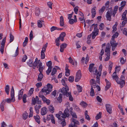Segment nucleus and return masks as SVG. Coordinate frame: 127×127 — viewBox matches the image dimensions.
I'll return each instance as SVG.
<instances>
[{"instance_id": "18", "label": "nucleus", "mask_w": 127, "mask_h": 127, "mask_svg": "<svg viewBox=\"0 0 127 127\" xmlns=\"http://www.w3.org/2000/svg\"><path fill=\"white\" fill-rule=\"evenodd\" d=\"M42 63L41 62L39 61V66L38 70L40 72V73H42L43 71V69H44V67L42 66Z\"/></svg>"}, {"instance_id": "34", "label": "nucleus", "mask_w": 127, "mask_h": 127, "mask_svg": "<svg viewBox=\"0 0 127 127\" xmlns=\"http://www.w3.org/2000/svg\"><path fill=\"white\" fill-rule=\"evenodd\" d=\"M118 43H115L111 44V46L112 47V50L113 51H114L115 48L118 45Z\"/></svg>"}, {"instance_id": "30", "label": "nucleus", "mask_w": 127, "mask_h": 127, "mask_svg": "<svg viewBox=\"0 0 127 127\" xmlns=\"http://www.w3.org/2000/svg\"><path fill=\"white\" fill-rule=\"evenodd\" d=\"M118 25L117 22H116L115 24L112 27L113 30L112 31V33H113L115 32L117 30V27Z\"/></svg>"}, {"instance_id": "14", "label": "nucleus", "mask_w": 127, "mask_h": 127, "mask_svg": "<svg viewBox=\"0 0 127 127\" xmlns=\"http://www.w3.org/2000/svg\"><path fill=\"white\" fill-rule=\"evenodd\" d=\"M102 65L101 64L99 66V71L98 72L97 70L95 67L94 68L93 71H94V70H95V73L98 74L99 76H100L101 74V71L102 70Z\"/></svg>"}, {"instance_id": "5", "label": "nucleus", "mask_w": 127, "mask_h": 127, "mask_svg": "<svg viewBox=\"0 0 127 127\" xmlns=\"http://www.w3.org/2000/svg\"><path fill=\"white\" fill-rule=\"evenodd\" d=\"M97 25L96 24L95 25V26L94 28V31L92 33V39H94L95 38L99 32V30L97 28Z\"/></svg>"}, {"instance_id": "2", "label": "nucleus", "mask_w": 127, "mask_h": 127, "mask_svg": "<svg viewBox=\"0 0 127 127\" xmlns=\"http://www.w3.org/2000/svg\"><path fill=\"white\" fill-rule=\"evenodd\" d=\"M11 97V98H7L6 101L8 103H10L11 102H13L15 101V99L14 97V91L13 86H12L11 90L10 92Z\"/></svg>"}, {"instance_id": "48", "label": "nucleus", "mask_w": 127, "mask_h": 127, "mask_svg": "<svg viewBox=\"0 0 127 127\" xmlns=\"http://www.w3.org/2000/svg\"><path fill=\"white\" fill-rule=\"evenodd\" d=\"M48 67V68L51 67L52 68V67L51 66L52 64V63L51 61H49L46 63Z\"/></svg>"}, {"instance_id": "25", "label": "nucleus", "mask_w": 127, "mask_h": 127, "mask_svg": "<svg viewBox=\"0 0 127 127\" xmlns=\"http://www.w3.org/2000/svg\"><path fill=\"white\" fill-rule=\"evenodd\" d=\"M34 117L36 121L37 122L38 124H40V117L38 115H36V116H34Z\"/></svg>"}, {"instance_id": "58", "label": "nucleus", "mask_w": 127, "mask_h": 127, "mask_svg": "<svg viewBox=\"0 0 127 127\" xmlns=\"http://www.w3.org/2000/svg\"><path fill=\"white\" fill-rule=\"evenodd\" d=\"M27 58V56L26 55H25L23 56V58L22 59V61L23 62H25Z\"/></svg>"}, {"instance_id": "53", "label": "nucleus", "mask_w": 127, "mask_h": 127, "mask_svg": "<svg viewBox=\"0 0 127 127\" xmlns=\"http://www.w3.org/2000/svg\"><path fill=\"white\" fill-rule=\"evenodd\" d=\"M39 96L41 98L42 100L44 102L47 99L43 95H39Z\"/></svg>"}, {"instance_id": "19", "label": "nucleus", "mask_w": 127, "mask_h": 127, "mask_svg": "<svg viewBox=\"0 0 127 127\" xmlns=\"http://www.w3.org/2000/svg\"><path fill=\"white\" fill-rule=\"evenodd\" d=\"M47 113V109L46 107H44L41 108V115L43 116L45 115Z\"/></svg>"}, {"instance_id": "55", "label": "nucleus", "mask_w": 127, "mask_h": 127, "mask_svg": "<svg viewBox=\"0 0 127 127\" xmlns=\"http://www.w3.org/2000/svg\"><path fill=\"white\" fill-rule=\"evenodd\" d=\"M96 74L97 77H96V82L98 83H99L100 82V79H99V77L100 76H99L98 74Z\"/></svg>"}, {"instance_id": "37", "label": "nucleus", "mask_w": 127, "mask_h": 127, "mask_svg": "<svg viewBox=\"0 0 127 127\" xmlns=\"http://www.w3.org/2000/svg\"><path fill=\"white\" fill-rule=\"evenodd\" d=\"M113 66V64L112 62H109V64L108 66V70L109 73H110L111 72Z\"/></svg>"}, {"instance_id": "51", "label": "nucleus", "mask_w": 127, "mask_h": 127, "mask_svg": "<svg viewBox=\"0 0 127 127\" xmlns=\"http://www.w3.org/2000/svg\"><path fill=\"white\" fill-rule=\"evenodd\" d=\"M119 33L117 32H116L112 36V38L114 39L115 38H117L119 35Z\"/></svg>"}, {"instance_id": "24", "label": "nucleus", "mask_w": 127, "mask_h": 127, "mask_svg": "<svg viewBox=\"0 0 127 127\" xmlns=\"http://www.w3.org/2000/svg\"><path fill=\"white\" fill-rule=\"evenodd\" d=\"M127 10H125V11H124L122 15V18L121 19V20H124L126 19H127L126 18V15L127 13Z\"/></svg>"}, {"instance_id": "3", "label": "nucleus", "mask_w": 127, "mask_h": 127, "mask_svg": "<svg viewBox=\"0 0 127 127\" xmlns=\"http://www.w3.org/2000/svg\"><path fill=\"white\" fill-rule=\"evenodd\" d=\"M52 85L48 83L47 85V88H44L42 89L41 91L42 92L46 93V94H48L52 91Z\"/></svg>"}, {"instance_id": "42", "label": "nucleus", "mask_w": 127, "mask_h": 127, "mask_svg": "<svg viewBox=\"0 0 127 127\" xmlns=\"http://www.w3.org/2000/svg\"><path fill=\"white\" fill-rule=\"evenodd\" d=\"M72 121L74 123V126H75L76 124L79 125V123L78 121L77 120L75 119L74 118L72 119Z\"/></svg>"}, {"instance_id": "7", "label": "nucleus", "mask_w": 127, "mask_h": 127, "mask_svg": "<svg viewBox=\"0 0 127 127\" xmlns=\"http://www.w3.org/2000/svg\"><path fill=\"white\" fill-rule=\"evenodd\" d=\"M69 110L68 108L67 107L65 109L64 113L61 116V117L63 118H65L69 117Z\"/></svg>"}, {"instance_id": "46", "label": "nucleus", "mask_w": 127, "mask_h": 127, "mask_svg": "<svg viewBox=\"0 0 127 127\" xmlns=\"http://www.w3.org/2000/svg\"><path fill=\"white\" fill-rule=\"evenodd\" d=\"M62 95L61 94H60L59 96L57 98V100L60 103H61L62 101Z\"/></svg>"}, {"instance_id": "64", "label": "nucleus", "mask_w": 127, "mask_h": 127, "mask_svg": "<svg viewBox=\"0 0 127 127\" xmlns=\"http://www.w3.org/2000/svg\"><path fill=\"white\" fill-rule=\"evenodd\" d=\"M123 33L126 36H127V29L126 28H124L123 30Z\"/></svg>"}, {"instance_id": "29", "label": "nucleus", "mask_w": 127, "mask_h": 127, "mask_svg": "<svg viewBox=\"0 0 127 127\" xmlns=\"http://www.w3.org/2000/svg\"><path fill=\"white\" fill-rule=\"evenodd\" d=\"M33 60L32 59H29L27 62V64L30 67H32L33 66Z\"/></svg>"}, {"instance_id": "36", "label": "nucleus", "mask_w": 127, "mask_h": 127, "mask_svg": "<svg viewBox=\"0 0 127 127\" xmlns=\"http://www.w3.org/2000/svg\"><path fill=\"white\" fill-rule=\"evenodd\" d=\"M5 91L7 95H8L9 92V85H7L6 86Z\"/></svg>"}, {"instance_id": "59", "label": "nucleus", "mask_w": 127, "mask_h": 127, "mask_svg": "<svg viewBox=\"0 0 127 127\" xmlns=\"http://www.w3.org/2000/svg\"><path fill=\"white\" fill-rule=\"evenodd\" d=\"M59 42L60 40H59V38H57L56 39L55 42L56 43V45L58 46H59L60 45L59 43Z\"/></svg>"}, {"instance_id": "6", "label": "nucleus", "mask_w": 127, "mask_h": 127, "mask_svg": "<svg viewBox=\"0 0 127 127\" xmlns=\"http://www.w3.org/2000/svg\"><path fill=\"white\" fill-rule=\"evenodd\" d=\"M48 43H46L43 46L42 49V50L41 52V58L43 59L45 58V55L44 52L46 51V50L47 46Z\"/></svg>"}, {"instance_id": "9", "label": "nucleus", "mask_w": 127, "mask_h": 127, "mask_svg": "<svg viewBox=\"0 0 127 127\" xmlns=\"http://www.w3.org/2000/svg\"><path fill=\"white\" fill-rule=\"evenodd\" d=\"M6 37H5L2 40L1 43V46L0 49V51L2 54H3L4 51V49L5 46V44L6 41Z\"/></svg>"}, {"instance_id": "32", "label": "nucleus", "mask_w": 127, "mask_h": 127, "mask_svg": "<svg viewBox=\"0 0 127 127\" xmlns=\"http://www.w3.org/2000/svg\"><path fill=\"white\" fill-rule=\"evenodd\" d=\"M62 29L59 28L55 26H53L50 29V30L51 32H53L56 30H62Z\"/></svg>"}, {"instance_id": "17", "label": "nucleus", "mask_w": 127, "mask_h": 127, "mask_svg": "<svg viewBox=\"0 0 127 127\" xmlns=\"http://www.w3.org/2000/svg\"><path fill=\"white\" fill-rule=\"evenodd\" d=\"M68 60L69 61V62L72 64L74 66H76L77 65V63L76 61L75 60V62H74L73 60L71 58V57H70L69 58Z\"/></svg>"}, {"instance_id": "39", "label": "nucleus", "mask_w": 127, "mask_h": 127, "mask_svg": "<svg viewBox=\"0 0 127 127\" xmlns=\"http://www.w3.org/2000/svg\"><path fill=\"white\" fill-rule=\"evenodd\" d=\"M94 65V64H91L89 65V70L90 72H91L93 71V67Z\"/></svg>"}, {"instance_id": "49", "label": "nucleus", "mask_w": 127, "mask_h": 127, "mask_svg": "<svg viewBox=\"0 0 127 127\" xmlns=\"http://www.w3.org/2000/svg\"><path fill=\"white\" fill-rule=\"evenodd\" d=\"M10 39L9 41L10 43H11L13 41L14 39V37L11 33L10 34Z\"/></svg>"}, {"instance_id": "40", "label": "nucleus", "mask_w": 127, "mask_h": 127, "mask_svg": "<svg viewBox=\"0 0 127 127\" xmlns=\"http://www.w3.org/2000/svg\"><path fill=\"white\" fill-rule=\"evenodd\" d=\"M102 113L101 112H99V113L97 114L95 117V119L96 120H98L101 117Z\"/></svg>"}, {"instance_id": "61", "label": "nucleus", "mask_w": 127, "mask_h": 127, "mask_svg": "<svg viewBox=\"0 0 127 127\" xmlns=\"http://www.w3.org/2000/svg\"><path fill=\"white\" fill-rule=\"evenodd\" d=\"M28 116V114L27 113H25L23 115V118L24 120L27 119Z\"/></svg>"}, {"instance_id": "52", "label": "nucleus", "mask_w": 127, "mask_h": 127, "mask_svg": "<svg viewBox=\"0 0 127 127\" xmlns=\"http://www.w3.org/2000/svg\"><path fill=\"white\" fill-rule=\"evenodd\" d=\"M74 78L72 76H70L68 80L71 82H72L74 80Z\"/></svg>"}, {"instance_id": "38", "label": "nucleus", "mask_w": 127, "mask_h": 127, "mask_svg": "<svg viewBox=\"0 0 127 127\" xmlns=\"http://www.w3.org/2000/svg\"><path fill=\"white\" fill-rule=\"evenodd\" d=\"M67 97H69V100L71 101H72L73 100V98L72 96L71 93H68V94L66 95Z\"/></svg>"}, {"instance_id": "47", "label": "nucleus", "mask_w": 127, "mask_h": 127, "mask_svg": "<svg viewBox=\"0 0 127 127\" xmlns=\"http://www.w3.org/2000/svg\"><path fill=\"white\" fill-rule=\"evenodd\" d=\"M104 28V25L103 23H101L99 25V29L100 30H102Z\"/></svg>"}, {"instance_id": "44", "label": "nucleus", "mask_w": 127, "mask_h": 127, "mask_svg": "<svg viewBox=\"0 0 127 127\" xmlns=\"http://www.w3.org/2000/svg\"><path fill=\"white\" fill-rule=\"evenodd\" d=\"M70 114L72 116L73 118L76 119L77 118V116L76 113L74 112L70 113Z\"/></svg>"}, {"instance_id": "45", "label": "nucleus", "mask_w": 127, "mask_h": 127, "mask_svg": "<svg viewBox=\"0 0 127 127\" xmlns=\"http://www.w3.org/2000/svg\"><path fill=\"white\" fill-rule=\"evenodd\" d=\"M76 86L78 92L79 93L81 92L82 90V87L78 85H77Z\"/></svg>"}, {"instance_id": "35", "label": "nucleus", "mask_w": 127, "mask_h": 127, "mask_svg": "<svg viewBox=\"0 0 127 127\" xmlns=\"http://www.w3.org/2000/svg\"><path fill=\"white\" fill-rule=\"evenodd\" d=\"M87 114L88 111L87 110H86L85 111V119L88 121H90V120L91 118Z\"/></svg>"}, {"instance_id": "4", "label": "nucleus", "mask_w": 127, "mask_h": 127, "mask_svg": "<svg viewBox=\"0 0 127 127\" xmlns=\"http://www.w3.org/2000/svg\"><path fill=\"white\" fill-rule=\"evenodd\" d=\"M41 101L39 100V98L37 96H36L35 97H33L32 100V104L35 105L36 104H41Z\"/></svg>"}, {"instance_id": "62", "label": "nucleus", "mask_w": 127, "mask_h": 127, "mask_svg": "<svg viewBox=\"0 0 127 127\" xmlns=\"http://www.w3.org/2000/svg\"><path fill=\"white\" fill-rule=\"evenodd\" d=\"M62 126L64 127L66 125V123L65 121V120L64 119H63V121L61 123Z\"/></svg>"}, {"instance_id": "31", "label": "nucleus", "mask_w": 127, "mask_h": 127, "mask_svg": "<svg viewBox=\"0 0 127 127\" xmlns=\"http://www.w3.org/2000/svg\"><path fill=\"white\" fill-rule=\"evenodd\" d=\"M90 82L91 85H92V86H93L95 87V86L96 82L94 79H92L90 81Z\"/></svg>"}, {"instance_id": "13", "label": "nucleus", "mask_w": 127, "mask_h": 127, "mask_svg": "<svg viewBox=\"0 0 127 127\" xmlns=\"http://www.w3.org/2000/svg\"><path fill=\"white\" fill-rule=\"evenodd\" d=\"M106 109L107 112L110 114H111L112 113V107L110 104H107L105 105Z\"/></svg>"}, {"instance_id": "23", "label": "nucleus", "mask_w": 127, "mask_h": 127, "mask_svg": "<svg viewBox=\"0 0 127 127\" xmlns=\"http://www.w3.org/2000/svg\"><path fill=\"white\" fill-rule=\"evenodd\" d=\"M116 72L115 71L112 75V77L113 79H115L116 81L118 79H119L118 76L116 74Z\"/></svg>"}, {"instance_id": "26", "label": "nucleus", "mask_w": 127, "mask_h": 127, "mask_svg": "<svg viewBox=\"0 0 127 127\" xmlns=\"http://www.w3.org/2000/svg\"><path fill=\"white\" fill-rule=\"evenodd\" d=\"M93 88H95V87L93 86H92L90 92V95L92 96H94L95 95V93L94 91V90Z\"/></svg>"}, {"instance_id": "15", "label": "nucleus", "mask_w": 127, "mask_h": 127, "mask_svg": "<svg viewBox=\"0 0 127 127\" xmlns=\"http://www.w3.org/2000/svg\"><path fill=\"white\" fill-rule=\"evenodd\" d=\"M105 81L106 83V86L105 87V91H106L110 88L111 84L110 82L106 79H105Z\"/></svg>"}, {"instance_id": "8", "label": "nucleus", "mask_w": 127, "mask_h": 127, "mask_svg": "<svg viewBox=\"0 0 127 127\" xmlns=\"http://www.w3.org/2000/svg\"><path fill=\"white\" fill-rule=\"evenodd\" d=\"M81 77V73L80 70H78L77 72L75 79V81L78 82L80 79Z\"/></svg>"}, {"instance_id": "12", "label": "nucleus", "mask_w": 127, "mask_h": 127, "mask_svg": "<svg viewBox=\"0 0 127 127\" xmlns=\"http://www.w3.org/2000/svg\"><path fill=\"white\" fill-rule=\"evenodd\" d=\"M116 81L118 84L120 85V87L121 88H122L125 85V81L120 80L119 79H118Z\"/></svg>"}, {"instance_id": "10", "label": "nucleus", "mask_w": 127, "mask_h": 127, "mask_svg": "<svg viewBox=\"0 0 127 127\" xmlns=\"http://www.w3.org/2000/svg\"><path fill=\"white\" fill-rule=\"evenodd\" d=\"M69 90L68 87L67 86H65V87H63L61 90V92L64 95H66L68 93L67 91Z\"/></svg>"}, {"instance_id": "56", "label": "nucleus", "mask_w": 127, "mask_h": 127, "mask_svg": "<svg viewBox=\"0 0 127 127\" xmlns=\"http://www.w3.org/2000/svg\"><path fill=\"white\" fill-rule=\"evenodd\" d=\"M52 117L51 119V121L52 123L54 124H55V121L54 119V118L53 116V115H51L50 116Z\"/></svg>"}, {"instance_id": "33", "label": "nucleus", "mask_w": 127, "mask_h": 127, "mask_svg": "<svg viewBox=\"0 0 127 127\" xmlns=\"http://www.w3.org/2000/svg\"><path fill=\"white\" fill-rule=\"evenodd\" d=\"M48 109L49 111L52 113H53L54 112V108L52 105H50L48 106Z\"/></svg>"}, {"instance_id": "27", "label": "nucleus", "mask_w": 127, "mask_h": 127, "mask_svg": "<svg viewBox=\"0 0 127 127\" xmlns=\"http://www.w3.org/2000/svg\"><path fill=\"white\" fill-rule=\"evenodd\" d=\"M43 77V76L42 73H40L38 76L37 80L38 82L41 81Z\"/></svg>"}, {"instance_id": "41", "label": "nucleus", "mask_w": 127, "mask_h": 127, "mask_svg": "<svg viewBox=\"0 0 127 127\" xmlns=\"http://www.w3.org/2000/svg\"><path fill=\"white\" fill-rule=\"evenodd\" d=\"M80 104L84 108H85L87 105V103L84 101H82L80 103Z\"/></svg>"}, {"instance_id": "20", "label": "nucleus", "mask_w": 127, "mask_h": 127, "mask_svg": "<svg viewBox=\"0 0 127 127\" xmlns=\"http://www.w3.org/2000/svg\"><path fill=\"white\" fill-rule=\"evenodd\" d=\"M72 106L73 107L74 110L75 111L78 112H81V110L80 109L79 107H78L76 104H73Z\"/></svg>"}, {"instance_id": "22", "label": "nucleus", "mask_w": 127, "mask_h": 127, "mask_svg": "<svg viewBox=\"0 0 127 127\" xmlns=\"http://www.w3.org/2000/svg\"><path fill=\"white\" fill-rule=\"evenodd\" d=\"M5 102V100H4L2 101L0 104V108L1 111H2L4 110V106Z\"/></svg>"}, {"instance_id": "63", "label": "nucleus", "mask_w": 127, "mask_h": 127, "mask_svg": "<svg viewBox=\"0 0 127 127\" xmlns=\"http://www.w3.org/2000/svg\"><path fill=\"white\" fill-rule=\"evenodd\" d=\"M126 2L125 1H122L121 3V6L124 7L126 4Z\"/></svg>"}, {"instance_id": "21", "label": "nucleus", "mask_w": 127, "mask_h": 127, "mask_svg": "<svg viewBox=\"0 0 127 127\" xmlns=\"http://www.w3.org/2000/svg\"><path fill=\"white\" fill-rule=\"evenodd\" d=\"M44 24V21L42 20H38L37 21V26L38 28H41Z\"/></svg>"}, {"instance_id": "57", "label": "nucleus", "mask_w": 127, "mask_h": 127, "mask_svg": "<svg viewBox=\"0 0 127 127\" xmlns=\"http://www.w3.org/2000/svg\"><path fill=\"white\" fill-rule=\"evenodd\" d=\"M36 86L37 88H39L42 85V83L41 82H40L39 83H37L36 84Z\"/></svg>"}, {"instance_id": "28", "label": "nucleus", "mask_w": 127, "mask_h": 127, "mask_svg": "<svg viewBox=\"0 0 127 127\" xmlns=\"http://www.w3.org/2000/svg\"><path fill=\"white\" fill-rule=\"evenodd\" d=\"M40 61V60H38L37 58H36L35 59V61L33 63V67H36L37 65L38 64L39 65V62Z\"/></svg>"}, {"instance_id": "54", "label": "nucleus", "mask_w": 127, "mask_h": 127, "mask_svg": "<svg viewBox=\"0 0 127 127\" xmlns=\"http://www.w3.org/2000/svg\"><path fill=\"white\" fill-rule=\"evenodd\" d=\"M105 9V7L104 6H102L101 9L99 10V13H102L104 11Z\"/></svg>"}, {"instance_id": "43", "label": "nucleus", "mask_w": 127, "mask_h": 127, "mask_svg": "<svg viewBox=\"0 0 127 127\" xmlns=\"http://www.w3.org/2000/svg\"><path fill=\"white\" fill-rule=\"evenodd\" d=\"M40 13V9L38 8H36L35 10V15L36 16H38L39 15Z\"/></svg>"}, {"instance_id": "16", "label": "nucleus", "mask_w": 127, "mask_h": 127, "mask_svg": "<svg viewBox=\"0 0 127 127\" xmlns=\"http://www.w3.org/2000/svg\"><path fill=\"white\" fill-rule=\"evenodd\" d=\"M67 46V44L65 43H63L60 46V51L61 52H64V49L66 48Z\"/></svg>"}, {"instance_id": "50", "label": "nucleus", "mask_w": 127, "mask_h": 127, "mask_svg": "<svg viewBox=\"0 0 127 127\" xmlns=\"http://www.w3.org/2000/svg\"><path fill=\"white\" fill-rule=\"evenodd\" d=\"M34 90L33 88H31L29 91L28 95L29 96H31Z\"/></svg>"}, {"instance_id": "11", "label": "nucleus", "mask_w": 127, "mask_h": 127, "mask_svg": "<svg viewBox=\"0 0 127 127\" xmlns=\"http://www.w3.org/2000/svg\"><path fill=\"white\" fill-rule=\"evenodd\" d=\"M110 11L109 10L106 13V17L107 19L109 21H111V16L112 15V9L110 10Z\"/></svg>"}, {"instance_id": "60", "label": "nucleus", "mask_w": 127, "mask_h": 127, "mask_svg": "<svg viewBox=\"0 0 127 127\" xmlns=\"http://www.w3.org/2000/svg\"><path fill=\"white\" fill-rule=\"evenodd\" d=\"M77 21H75V20H74L73 19H69V23L70 24H72L74 22H75Z\"/></svg>"}, {"instance_id": "1", "label": "nucleus", "mask_w": 127, "mask_h": 127, "mask_svg": "<svg viewBox=\"0 0 127 127\" xmlns=\"http://www.w3.org/2000/svg\"><path fill=\"white\" fill-rule=\"evenodd\" d=\"M110 49L111 46L110 44L108 43L106 44V48L105 50V52L106 53V55L107 56L104 60L105 61H108L110 58Z\"/></svg>"}]
</instances>
